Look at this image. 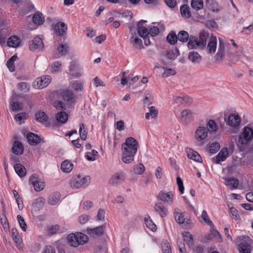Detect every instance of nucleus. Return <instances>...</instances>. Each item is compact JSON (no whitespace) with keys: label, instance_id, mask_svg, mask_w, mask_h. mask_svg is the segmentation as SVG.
Here are the masks:
<instances>
[{"label":"nucleus","instance_id":"f257e3e1","mask_svg":"<svg viewBox=\"0 0 253 253\" xmlns=\"http://www.w3.org/2000/svg\"><path fill=\"white\" fill-rule=\"evenodd\" d=\"M243 56V47L237 44L233 39H230L225 43L222 39H219V45L214 56L216 61L221 62L227 56L230 62L234 63Z\"/></svg>","mask_w":253,"mask_h":253},{"label":"nucleus","instance_id":"f03ea898","mask_svg":"<svg viewBox=\"0 0 253 253\" xmlns=\"http://www.w3.org/2000/svg\"><path fill=\"white\" fill-rule=\"evenodd\" d=\"M209 39V34L205 31L201 32L199 37L191 36L187 43L188 47L190 49L197 48L203 49L206 48L209 54H213L216 49V38L211 35L206 47L207 41Z\"/></svg>","mask_w":253,"mask_h":253},{"label":"nucleus","instance_id":"7ed1b4c3","mask_svg":"<svg viewBox=\"0 0 253 253\" xmlns=\"http://www.w3.org/2000/svg\"><path fill=\"white\" fill-rule=\"evenodd\" d=\"M122 147L123 162L126 164L130 163L134 160V155L137 150V141L133 137L127 138Z\"/></svg>","mask_w":253,"mask_h":253},{"label":"nucleus","instance_id":"20e7f679","mask_svg":"<svg viewBox=\"0 0 253 253\" xmlns=\"http://www.w3.org/2000/svg\"><path fill=\"white\" fill-rule=\"evenodd\" d=\"M67 242L68 244L72 247H77L79 245H84L88 241V237L80 232L75 234L71 233L68 235Z\"/></svg>","mask_w":253,"mask_h":253},{"label":"nucleus","instance_id":"39448f33","mask_svg":"<svg viewBox=\"0 0 253 253\" xmlns=\"http://www.w3.org/2000/svg\"><path fill=\"white\" fill-rule=\"evenodd\" d=\"M90 181L89 176H83L81 175L74 176L70 180V185L72 188L79 189L87 186Z\"/></svg>","mask_w":253,"mask_h":253},{"label":"nucleus","instance_id":"423d86ee","mask_svg":"<svg viewBox=\"0 0 253 253\" xmlns=\"http://www.w3.org/2000/svg\"><path fill=\"white\" fill-rule=\"evenodd\" d=\"M253 139V127L246 126L239 136V142L244 146L248 145Z\"/></svg>","mask_w":253,"mask_h":253},{"label":"nucleus","instance_id":"0eeeda50","mask_svg":"<svg viewBox=\"0 0 253 253\" xmlns=\"http://www.w3.org/2000/svg\"><path fill=\"white\" fill-rule=\"evenodd\" d=\"M240 243L238 246L240 253H251V240L248 237L242 236L239 238Z\"/></svg>","mask_w":253,"mask_h":253},{"label":"nucleus","instance_id":"6e6552de","mask_svg":"<svg viewBox=\"0 0 253 253\" xmlns=\"http://www.w3.org/2000/svg\"><path fill=\"white\" fill-rule=\"evenodd\" d=\"M51 78L48 76H42L37 78L33 83V86L36 89H42L50 83Z\"/></svg>","mask_w":253,"mask_h":253},{"label":"nucleus","instance_id":"1a4fd4ad","mask_svg":"<svg viewBox=\"0 0 253 253\" xmlns=\"http://www.w3.org/2000/svg\"><path fill=\"white\" fill-rule=\"evenodd\" d=\"M126 174L123 171H118L115 173L110 179L109 183L115 185L120 184L125 180Z\"/></svg>","mask_w":253,"mask_h":253},{"label":"nucleus","instance_id":"9d476101","mask_svg":"<svg viewBox=\"0 0 253 253\" xmlns=\"http://www.w3.org/2000/svg\"><path fill=\"white\" fill-rule=\"evenodd\" d=\"M30 183L32 184L36 191H41L44 186V183L39 180L37 174H34L30 176L29 179Z\"/></svg>","mask_w":253,"mask_h":253},{"label":"nucleus","instance_id":"9b49d317","mask_svg":"<svg viewBox=\"0 0 253 253\" xmlns=\"http://www.w3.org/2000/svg\"><path fill=\"white\" fill-rule=\"evenodd\" d=\"M43 47V43L42 39L36 37L29 43V48L31 50H41Z\"/></svg>","mask_w":253,"mask_h":253},{"label":"nucleus","instance_id":"f8f14e48","mask_svg":"<svg viewBox=\"0 0 253 253\" xmlns=\"http://www.w3.org/2000/svg\"><path fill=\"white\" fill-rule=\"evenodd\" d=\"M208 131L206 127L199 126L195 131V137L198 141H201L206 139L208 136Z\"/></svg>","mask_w":253,"mask_h":253},{"label":"nucleus","instance_id":"ddd939ff","mask_svg":"<svg viewBox=\"0 0 253 253\" xmlns=\"http://www.w3.org/2000/svg\"><path fill=\"white\" fill-rule=\"evenodd\" d=\"M158 197L159 200L167 203L168 204L171 205L173 203V195L172 192H165L164 191H161Z\"/></svg>","mask_w":253,"mask_h":253},{"label":"nucleus","instance_id":"4468645a","mask_svg":"<svg viewBox=\"0 0 253 253\" xmlns=\"http://www.w3.org/2000/svg\"><path fill=\"white\" fill-rule=\"evenodd\" d=\"M193 117V113L189 109L182 110L180 114V121L184 125L187 124Z\"/></svg>","mask_w":253,"mask_h":253},{"label":"nucleus","instance_id":"2eb2a0df","mask_svg":"<svg viewBox=\"0 0 253 253\" xmlns=\"http://www.w3.org/2000/svg\"><path fill=\"white\" fill-rule=\"evenodd\" d=\"M228 155V151L227 148L224 147L221 149L216 156L213 158L212 161L216 164H219L220 162L225 161Z\"/></svg>","mask_w":253,"mask_h":253},{"label":"nucleus","instance_id":"dca6fc26","mask_svg":"<svg viewBox=\"0 0 253 253\" xmlns=\"http://www.w3.org/2000/svg\"><path fill=\"white\" fill-rule=\"evenodd\" d=\"M67 30V25L64 23L61 22L56 23L54 27L55 33L58 36H64L66 34Z\"/></svg>","mask_w":253,"mask_h":253},{"label":"nucleus","instance_id":"f3484780","mask_svg":"<svg viewBox=\"0 0 253 253\" xmlns=\"http://www.w3.org/2000/svg\"><path fill=\"white\" fill-rule=\"evenodd\" d=\"M228 124L232 127H236L241 123V118L239 115L235 114H231L228 117Z\"/></svg>","mask_w":253,"mask_h":253},{"label":"nucleus","instance_id":"a211bd4d","mask_svg":"<svg viewBox=\"0 0 253 253\" xmlns=\"http://www.w3.org/2000/svg\"><path fill=\"white\" fill-rule=\"evenodd\" d=\"M87 232L93 237H97L101 236L104 232V227L103 226H99L94 228H87Z\"/></svg>","mask_w":253,"mask_h":253},{"label":"nucleus","instance_id":"6ab92c4d","mask_svg":"<svg viewBox=\"0 0 253 253\" xmlns=\"http://www.w3.org/2000/svg\"><path fill=\"white\" fill-rule=\"evenodd\" d=\"M145 20H141L138 22L137 24V32L139 35L142 38L145 39L149 35L148 28H146L145 27L141 25V23L146 22Z\"/></svg>","mask_w":253,"mask_h":253},{"label":"nucleus","instance_id":"aec40b11","mask_svg":"<svg viewBox=\"0 0 253 253\" xmlns=\"http://www.w3.org/2000/svg\"><path fill=\"white\" fill-rule=\"evenodd\" d=\"M173 214L176 221L179 224L183 223L187 218L186 213L181 212L178 208L174 209Z\"/></svg>","mask_w":253,"mask_h":253},{"label":"nucleus","instance_id":"412c9836","mask_svg":"<svg viewBox=\"0 0 253 253\" xmlns=\"http://www.w3.org/2000/svg\"><path fill=\"white\" fill-rule=\"evenodd\" d=\"M186 153L187 155L188 158L191 160H193L196 162L202 163V159L200 156V155L194 150L191 148H186Z\"/></svg>","mask_w":253,"mask_h":253},{"label":"nucleus","instance_id":"4be33fe9","mask_svg":"<svg viewBox=\"0 0 253 253\" xmlns=\"http://www.w3.org/2000/svg\"><path fill=\"white\" fill-rule=\"evenodd\" d=\"M62 96L64 100L70 103H75L76 100L74 94L72 90L67 89L62 92Z\"/></svg>","mask_w":253,"mask_h":253},{"label":"nucleus","instance_id":"5701e85b","mask_svg":"<svg viewBox=\"0 0 253 253\" xmlns=\"http://www.w3.org/2000/svg\"><path fill=\"white\" fill-rule=\"evenodd\" d=\"M27 139L30 145H35L38 144L40 142V138L37 135L32 132H29L27 136Z\"/></svg>","mask_w":253,"mask_h":253},{"label":"nucleus","instance_id":"b1692460","mask_svg":"<svg viewBox=\"0 0 253 253\" xmlns=\"http://www.w3.org/2000/svg\"><path fill=\"white\" fill-rule=\"evenodd\" d=\"M155 210L162 217H164L166 216L167 210L161 203H156L155 204Z\"/></svg>","mask_w":253,"mask_h":253},{"label":"nucleus","instance_id":"393cba45","mask_svg":"<svg viewBox=\"0 0 253 253\" xmlns=\"http://www.w3.org/2000/svg\"><path fill=\"white\" fill-rule=\"evenodd\" d=\"M7 43L9 47H17L20 43V39L17 36H11L8 39Z\"/></svg>","mask_w":253,"mask_h":253},{"label":"nucleus","instance_id":"a878e982","mask_svg":"<svg viewBox=\"0 0 253 253\" xmlns=\"http://www.w3.org/2000/svg\"><path fill=\"white\" fill-rule=\"evenodd\" d=\"M12 151L16 155L22 154L23 152V146L22 144L19 141H15L12 148Z\"/></svg>","mask_w":253,"mask_h":253},{"label":"nucleus","instance_id":"bb28decb","mask_svg":"<svg viewBox=\"0 0 253 253\" xmlns=\"http://www.w3.org/2000/svg\"><path fill=\"white\" fill-rule=\"evenodd\" d=\"M69 87L74 89L77 92H80L83 90L84 84L83 83L78 81L74 82H70Z\"/></svg>","mask_w":253,"mask_h":253},{"label":"nucleus","instance_id":"cd10ccee","mask_svg":"<svg viewBox=\"0 0 253 253\" xmlns=\"http://www.w3.org/2000/svg\"><path fill=\"white\" fill-rule=\"evenodd\" d=\"M69 46L67 44H60L57 47L58 54L55 58L65 56L68 53Z\"/></svg>","mask_w":253,"mask_h":253},{"label":"nucleus","instance_id":"c85d7f7f","mask_svg":"<svg viewBox=\"0 0 253 253\" xmlns=\"http://www.w3.org/2000/svg\"><path fill=\"white\" fill-rule=\"evenodd\" d=\"M188 59L194 63H199L202 59V57L196 51H191L188 54Z\"/></svg>","mask_w":253,"mask_h":253},{"label":"nucleus","instance_id":"c756f323","mask_svg":"<svg viewBox=\"0 0 253 253\" xmlns=\"http://www.w3.org/2000/svg\"><path fill=\"white\" fill-rule=\"evenodd\" d=\"M73 168V165L72 163H71L68 160H65L63 161L61 165V169L62 170L66 173H68L70 172Z\"/></svg>","mask_w":253,"mask_h":253},{"label":"nucleus","instance_id":"7c9ffc66","mask_svg":"<svg viewBox=\"0 0 253 253\" xmlns=\"http://www.w3.org/2000/svg\"><path fill=\"white\" fill-rule=\"evenodd\" d=\"M14 169L16 173L20 176L23 177L25 175L26 170L25 168L20 164H17L14 165Z\"/></svg>","mask_w":253,"mask_h":253},{"label":"nucleus","instance_id":"2f4dec72","mask_svg":"<svg viewBox=\"0 0 253 253\" xmlns=\"http://www.w3.org/2000/svg\"><path fill=\"white\" fill-rule=\"evenodd\" d=\"M60 194L59 193H54L50 195L48 199V203L50 205H54L59 201Z\"/></svg>","mask_w":253,"mask_h":253},{"label":"nucleus","instance_id":"473e14b6","mask_svg":"<svg viewBox=\"0 0 253 253\" xmlns=\"http://www.w3.org/2000/svg\"><path fill=\"white\" fill-rule=\"evenodd\" d=\"M180 11L181 15L183 17L189 18L191 17V12L189 7L186 4H183L180 6Z\"/></svg>","mask_w":253,"mask_h":253},{"label":"nucleus","instance_id":"72a5a7b5","mask_svg":"<svg viewBox=\"0 0 253 253\" xmlns=\"http://www.w3.org/2000/svg\"><path fill=\"white\" fill-rule=\"evenodd\" d=\"M56 119L59 123L64 124L68 120V115L65 112H60L56 114Z\"/></svg>","mask_w":253,"mask_h":253},{"label":"nucleus","instance_id":"f704fd0d","mask_svg":"<svg viewBox=\"0 0 253 253\" xmlns=\"http://www.w3.org/2000/svg\"><path fill=\"white\" fill-rule=\"evenodd\" d=\"M62 65L59 61L53 62L50 67L51 72L53 73H57L61 71Z\"/></svg>","mask_w":253,"mask_h":253},{"label":"nucleus","instance_id":"c9c22d12","mask_svg":"<svg viewBox=\"0 0 253 253\" xmlns=\"http://www.w3.org/2000/svg\"><path fill=\"white\" fill-rule=\"evenodd\" d=\"M33 22L37 25H41L44 21V17L42 13H36L33 17Z\"/></svg>","mask_w":253,"mask_h":253},{"label":"nucleus","instance_id":"e433bc0d","mask_svg":"<svg viewBox=\"0 0 253 253\" xmlns=\"http://www.w3.org/2000/svg\"><path fill=\"white\" fill-rule=\"evenodd\" d=\"M178 40L182 42H186L190 39L188 33L185 31H180L177 35Z\"/></svg>","mask_w":253,"mask_h":253},{"label":"nucleus","instance_id":"4c0bfd02","mask_svg":"<svg viewBox=\"0 0 253 253\" xmlns=\"http://www.w3.org/2000/svg\"><path fill=\"white\" fill-rule=\"evenodd\" d=\"M17 59V56L16 55H13L7 61V66L10 72H13L15 70V66L14 62Z\"/></svg>","mask_w":253,"mask_h":253},{"label":"nucleus","instance_id":"58836bf2","mask_svg":"<svg viewBox=\"0 0 253 253\" xmlns=\"http://www.w3.org/2000/svg\"><path fill=\"white\" fill-rule=\"evenodd\" d=\"M191 5L193 8L199 10L203 7V2L202 0H192Z\"/></svg>","mask_w":253,"mask_h":253},{"label":"nucleus","instance_id":"ea45409f","mask_svg":"<svg viewBox=\"0 0 253 253\" xmlns=\"http://www.w3.org/2000/svg\"><path fill=\"white\" fill-rule=\"evenodd\" d=\"M98 157V152L95 150H92L91 152H87L86 153L85 157L87 160L90 161L95 160Z\"/></svg>","mask_w":253,"mask_h":253},{"label":"nucleus","instance_id":"a19ab883","mask_svg":"<svg viewBox=\"0 0 253 253\" xmlns=\"http://www.w3.org/2000/svg\"><path fill=\"white\" fill-rule=\"evenodd\" d=\"M206 128H208L210 132L212 133L216 131L217 129V126L213 120H210L209 121L207 124Z\"/></svg>","mask_w":253,"mask_h":253},{"label":"nucleus","instance_id":"79ce46f5","mask_svg":"<svg viewBox=\"0 0 253 253\" xmlns=\"http://www.w3.org/2000/svg\"><path fill=\"white\" fill-rule=\"evenodd\" d=\"M145 223L146 226L151 230L152 231H155L157 229L156 225L153 223L152 220L150 219L148 216V217H145L144 219Z\"/></svg>","mask_w":253,"mask_h":253},{"label":"nucleus","instance_id":"37998d69","mask_svg":"<svg viewBox=\"0 0 253 253\" xmlns=\"http://www.w3.org/2000/svg\"><path fill=\"white\" fill-rule=\"evenodd\" d=\"M36 119L40 123H44L46 121L47 117L44 112L39 111L36 114Z\"/></svg>","mask_w":253,"mask_h":253},{"label":"nucleus","instance_id":"c03bdc74","mask_svg":"<svg viewBox=\"0 0 253 253\" xmlns=\"http://www.w3.org/2000/svg\"><path fill=\"white\" fill-rule=\"evenodd\" d=\"M220 148V144L218 142L211 143L209 147V151L211 154H215Z\"/></svg>","mask_w":253,"mask_h":253},{"label":"nucleus","instance_id":"a18cd8bd","mask_svg":"<svg viewBox=\"0 0 253 253\" xmlns=\"http://www.w3.org/2000/svg\"><path fill=\"white\" fill-rule=\"evenodd\" d=\"M239 184V181L234 178H229L227 180L226 185L228 186L230 189H233L236 188Z\"/></svg>","mask_w":253,"mask_h":253},{"label":"nucleus","instance_id":"49530a36","mask_svg":"<svg viewBox=\"0 0 253 253\" xmlns=\"http://www.w3.org/2000/svg\"><path fill=\"white\" fill-rule=\"evenodd\" d=\"M162 250L163 253H172L171 248L167 240H164L162 241Z\"/></svg>","mask_w":253,"mask_h":253},{"label":"nucleus","instance_id":"de8ad7c7","mask_svg":"<svg viewBox=\"0 0 253 253\" xmlns=\"http://www.w3.org/2000/svg\"><path fill=\"white\" fill-rule=\"evenodd\" d=\"M167 39L170 44H174L177 42L178 38L174 33L171 32L167 36Z\"/></svg>","mask_w":253,"mask_h":253},{"label":"nucleus","instance_id":"09e8293b","mask_svg":"<svg viewBox=\"0 0 253 253\" xmlns=\"http://www.w3.org/2000/svg\"><path fill=\"white\" fill-rule=\"evenodd\" d=\"M17 87L20 91L27 92L29 91L30 86L27 83L21 82L18 84Z\"/></svg>","mask_w":253,"mask_h":253},{"label":"nucleus","instance_id":"8fccbe9b","mask_svg":"<svg viewBox=\"0 0 253 253\" xmlns=\"http://www.w3.org/2000/svg\"><path fill=\"white\" fill-rule=\"evenodd\" d=\"M153 100V96L152 93L150 92H146L143 101L144 103L147 105H149L152 103Z\"/></svg>","mask_w":253,"mask_h":253},{"label":"nucleus","instance_id":"3c124183","mask_svg":"<svg viewBox=\"0 0 253 253\" xmlns=\"http://www.w3.org/2000/svg\"><path fill=\"white\" fill-rule=\"evenodd\" d=\"M149 35L151 36H156L158 35L160 32L158 26L152 25L148 27Z\"/></svg>","mask_w":253,"mask_h":253},{"label":"nucleus","instance_id":"603ef678","mask_svg":"<svg viewBox=\"0 0 253 253\" xmlns=\"http://www.w3.org/2000/svg\"><path fill=\"white\" fill-rule=\"evenodd\" d=\"M79 133L81 139L83 140H85L86 138L87 133L85 129L84 124L82 123L80 125Z\"/></svg>","mask_w":253,"mask_h":253},{"label":"nucleus","instance_id":"864d4df0","mask_svg":"<svg viewBox=\"0 0 253 253\" xmlns=\"http://www.w3.org/2000/svg\"><path fill=\"white\" fill-rule=\"evenodd\" d=\"M183 237L185 242L189 245H192L193 243V236L188 232L183 233Z\"/></svg>","mask_w":253,"mask_h":253},{"label":"nucleus","instance_id":"5fc2aeb1","mask_svg":"<svg viewBox=\"0 0 253 253\" xmlns=\"http://www.w3.org/2000/svg\"><path fill=\"white\" fill-rule=\"evenodd\" d=\"M17 219H18L19 225L21 227L22 230L24 231H26L27 225H26V222H25L24 218L21 215H17Z\"/></svg>","mask_w":253,"mask_h":253},{"label":"nucleus","instance_id":"6e6d98bb","mask_svg":"<svg viewBox=\"0 0 253 253\" xmlns=\"http://www.w3.org/2000/svg\"><path fill=\"white\" fill-rule=\"evenodd\" d=\"M130 41L132 42H133L134 44L140 47H142L143 46L142 40L139 38L134 36L133 35L130 38Z\"/></svg>","mask_w":253,"mask_h":253},{"label":"nucleus","instance_id":"4d7b16f0","mask_svg":"<svg viewBox=\"0 0 253 253\" xmlns=\"http://www.w3.org/2000/svg\"><path fill=\"white\" fill-rule=\"evenodd\" d=\"M26 114L25 113H20L17 114L15 117V120L16 122H18L19 124L22 123V121L26 119Z\"/></svg>","mask_w":253,"mask_h":253},{"label":"nucleus","instance_id":"13d9d810","mask_svg":"<svg viewBox=\"0 0 253 253\" xmlns=\"http://www.w3.org/2000/svg\"><path fill=\"white\" fill-rule=\"evenodd\" d=\"M145 167L142 164L136 165L134 168V172L137 174H141L145 171Z\"/></svg>","mask_w":253,"mask_h":253},{"label":"nucleus","instance_id":"bf43d9fd","mask_svg":"<svg viewBox=\"0 0 253 253\" xmlns=\"http://www.w3.org/2000/svg\"><path fill=\"white\" fill-rule=\"evenodd\" d=\"M21 103H20L18 101L13 102L10 104L11 110L13 111L17 112L22 109V107L20 106Z\"/></svg>","mask_w":253,"mask_h":253},{"label":"nucleus","instance_id":"052dcab7","mask_svg":"<svg viewBox=\"0 0 253 253\" xmlns=\"http://www.w3.org/2000/svg\"><path fill=\"white\" fill-rule=\"evenodd\" d=\"M0 221L4 230L5 232H8L9 230V224L7 218L5 217L1 218Z\"/></svg>","mask_w":253,"mask_h":253},{"label":"nucleus","instance_id":"680f3d73","mask_svg":"<svg viewBox=\"0 0 253 253\" xmlns=\"http://www.w3.org/2000/svg\"><path fill=\"white\" fill-rule=\"evenodd\" d=\"M253 32V25H250L248 27H243L241 33L243 34L249 35Z\"/></svg>","mask_w":253,"mask_h":253},{"label":"nucleus","instance_id":"e2e57ef3","mask_svg":"<svg viewBox=\"0 0 253 253\" xmlns=\"http://www.w3.org/2000/svg\"><path fill=\"white\" fill-rule=\"evenodd\" d=\"M176 74V72L171 69H166L164 72L162 74V76L164 78L168 77L169 76H173Z\"/></svg>","mask_w":253,"mask_h":253},{"label":"nucleus","instance_id":"0e129e2a","mask_svg":"<svg viewBox=\"0 0 253 253\" xmlns=\"http://www.w3.org/2000/svg\"><path fill=\"white\" fill-rule=\"evenodd\" d=\"M202 217L203 220L206 222L209 225H212V221L209 218L208 213L207 211L205 210H203L202 213Z\"/></svg>","mask_w":253,"mask_h":253},{"label":"nucleus","instance_id":"69168bd1","mask_svg":"<svg viewBox=\"0 0 253 253\" xmlns=\"http://www.w3.org/2000/svg\"><path fill=\"white\" fill-rule=\"evenodd\" d=\"M11 236L13 241L21 238L18 231L15 228H13L11 230Z\"/></svg>","mask_w":253,"mask_h":253},{"label":"nucleus","instance_id":"338daca9","mask_svg":"<svg viewBox=\"0 0 253 253\" xmlns=\"http://www.w3.org/2000/svg\"><path fill=\"white\" fill-rule=\"evenodd\" d=\"M89 218H90L88 215L86 214H82L79 217L78 220L81 224H84L88 221Z\"/></svg>","mask_w":253,"mask_h":253},{"label":"nucleus","instance_id":"774afa93","mask_svg":"<svg viewBox=\"0 0 253 253\" xmlns=\"http://www.w3.org/2000/svg\"><path fill=\"white\" fill-rule=\"evenodd\" d=\"M42 253H56L54 248L51 246H46L42 251Z\"/></svg>","mask_w":253,"mask_h":253}]
</instances>
